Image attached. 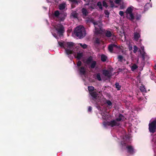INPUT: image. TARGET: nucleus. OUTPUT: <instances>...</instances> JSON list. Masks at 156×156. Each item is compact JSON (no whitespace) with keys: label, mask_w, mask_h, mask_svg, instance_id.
Returning a JSON list of instances; mask_svg holds the SVG:
<instances>
[{"label":"nucleus","mask_w":156,"mask_h":156,"mask_svg":"<svg viewBox=\"0 0 156 156\" xmlns=\"http://www.w3.org/2000/svg\"><path fill=\"white\" fill-rule=\"evenodd\" d=\"M74 32L76 36L80 39L83 37L86 34L85 29L82 26H79L76 27Z\"/></svg>","instance_id":"nucleus-1"},{"label":"nucleus","mask_w":156,"mask_h":156,"mask_svg":"<svg viewBox=\"0 0 156 156\" xmlns=\"http://www.w3.org/2000/svg\"><path fill=\"white\" fill-rule=\"evenodd\" d=\"M90 21L94 25L95 27V33L96 34H101L105 30L102 28V25L98 21H96L93 19L90 20Z\"/></svg>","instance_id":"nucleus-2"},{"label":"nucleus","mask_w":156,"mask_h":156,"mask_svg":"<svg viewBox=\"0 0 156 156\" xmlns=\"http://www.w3.org/2000/svg\"><path fill=\"white\" fill-rule=\"evenodd\" d=\"M74 46V43L72 42H66L65 43V49L67 55H69L73 54V50L69 49H73Z\"/></svg>","instance_id":"nucleus-3"},{"label":"nucleus","mask_w":156,"mask_h":156,"mask_svg":"<svg viewBox=\"0 0 156 156\" xmlns=\"http://www.w3.org/2000/svg\"><path fill=\"white\" fill-rule=\"evenodd\" d=\"M149 129L150 132L154 133L156 129V119L152 121L149 124Z\"/></svg>","instance_id":"nucleus-4"},{"label":"nucleus","mask_w":156,"mask_h":156,"mask_svg":"<svg viewBox=\"0 0 156 156\" xmlns=\"http://www.w3.org/2000/svg\"><path fill=\"white\" fill-rule=\"evenodd\" d=\"M56 30L57 31L58 34L60 35H62L65 32L64 27L61 24H58L56 28Z\"/></svg>","instance_id":"nucleus-5"},{"label":"nucleus","mask_w":156,"mask_h":156,"mask_svg":"<svg viewBox=\"0 0 156 156\" xmlns=\"http://www.w3.org/2000/svg\"><path fill=\"white\" fill-rule=\"evenodd\" d=\"M108 126H110L112 127H113L115 126H119L120 125V123L117 122L115 119L112 120L108 122Z\"/></svg>","instance_id":"nucleus-6"},{"label":"nucleus","mask_w":156,"mask_h":156,"mask_svg":"<svg viewBox=\"0 0 156 156\" xmlns=\"http://www.w3.org/2000/svg\"><path fill=\"white\" fill-rule=\"evenodd\" d=\"M127 153L130 154H133L135 153V150L131 145H128L126 147Z\"/></svg>","instance_id":"nucleus-7"},{"label":"nucleus","mask_w":156,"mask_h":156,"mask_svg":"<svg viewBox=\"0 0 156 156\" xmlns=\"http://www.w3.org/2000/svg\"><path fill=\"white\" fill-rule=\"evenodd\" d=\"M66 16V13L63 12L60 13V14L58 18L59 21H63Z\"/></svg>","instance_id":"nucleus-8"},{"label":"nucleus","mask_w":156,"mask_h":156,"mask_svg":"<svg viewBox=\"0 0 156 156\" xmlns=\"http://www.w3.org/2000/svg\"><path fill=\"white\" fill-rule=\"evenodd\" d=\"M103 74L108 78H110L111 76V73L110 71L108 70L103 69L102 71Z\"/></svg>","instance_id":"nucleus-9"},{"label":"nucleus","mask_w":156,"mask_h":156,"mask_svg":"<svg viewBox=\"0 0 156 156\" xmlns=\"http://www.w3.org/2000/svg\"><path fill=\"white\" fill-rule=\"evenodd\" d=\"M90 94L94 100L98 101V100H97L98 97H99L98 96V94L95 91L90 92Z\"/></svg>","instance_id":"nucleus-10"},{"label":"nucleus","mask_w":156,"mask_h":156,"mask_svg":"<svg viewBox=\"0 0 156 156\" xmlns=\"http://www.w3.org/2000/svg\"><path fill=\"white\" fill-rule=\"evenodd\" d=\"M72 12L70 14V17L74 19L77 18L78 13H77L76 11L72 10Z\"/></svg>","instance_id":"nucleus-11"},{"label":"nucleus","mask_w":156,"mask_h":156,"mask_svg":"<svg viewBox=\"0 0 156 156\" xmlns=\"http://www.w3.org/2000/svg\"><path fill=\"white\" fill-rule=\"evenodd\" d=\"M118 46L115 44H111L108 45V49L110 52H112L113 51L114 47L118 48Z\"/></svg>","instance_id":"nucleus-12"},{"label":"nucleus","mask_w":156,"mask_h":156,"mask_svg":"<svg viewBox=\"0 0 156 156\" xmlns=\"http://www.w3.org/2000/svg\"><path fill=\"white\" fill-rule=\"evenodd\" d=\"M124 118L125 117L123 115L120 114L118 118H116L115 119L117 122H119L121 121H123Z\"/></svg>","instance_id":"nucleus-13"},{"label":"nucleus","mask_w":156,"mask_h":156,"mask_svg":"<svg viewBox=\"0 0 156 156\" xmlns=\"http://www.w3.org/2000/svg\"><path fill=\"white\" fill-rule=\"evenodd\" d=\"M140 37V35L139 33L136 32L134 33V38L135 41H137Z\"/></svg>","instance_id":"nucleus-14"},{"label":"nucleus","mask_w":156,"mask_h":156,"mask_svg":"<svg viewBox=\"0 0 156 156\" xmlns=\"http://www.w3.org/2000/svg\"><path fill=\"white\" fill-rule=\"evenodd\" d=\"M140 54L142 55V59L143 60H144L145 58H148V56L146 55V53L144 51L141 52L140 50Z\"/></svg>","instance_id":"nucleus-15"},{"label":"nucleus","mask_w":156,"mask_h":156,"mask_svg":"<svg viewBox=\"0 0 156 156\" xmlns=\"http://www.w3.org/2000/svg\"><path fill=\"white\" fill-rule=\"evenodd\" d=\"M127 15V18L130 20L133 21L135 19V17L133 13L128 14Z\"/></svg>","instance_id":"nucleus-16"},{"label":"nucleus","mask_w":156,"mask_h":156,"mask_svg":"<svg viewBox=\"0 0 156 156\" xmlns=\"http://www.w3.org/2000/svg\"><path fill=\"white\" fill-rule=\"evenodd\" d=\"M133 7L132 6L128 7L126 10V12L127 15H128V14L132 13L133 11V9H132Z\"/></svg>","instance_id":"nucleus-17"},{"label":"nucleus","mask_w":156,"mask_h":156,"mask_svg":"<svg viewBox=\"0 0 156 156\" xmlns=\"http://www.w3.org/2000/svg\"><path fill=\"white\" fill-rule=\"evenodd\" d=\"M66 5V4L65 3L60 4L58 5V8L60 10H63L65 9Z\"/></svg>","instance_id":"nucleus-18"},{"label":"nucleus","mask_w":156,"mask_h":156,"mask_svg":"<svg viewBox=\"0 0 156 156\" xmlns=\"http://www.w3.org/2000/svg\"><path fill=\"white\" fill-rule=\"evenodd\" d=\"M79 70H80V74L81 75H84L85 74V70L84 67L82 66V67H80Z\"/></svg>","instance_id":"nucleus-19"},{"label":"nucleus","mask_w":156,"mask_h":156,"mask_svg":"<svg viewBox=\"0 0 156 156\" xmlns=\"http://www.w3.org/2000/svg\"><path fill=\"white\" fill-rule=\"evenodd\" d=\"M82 12L84 16H86L87 15L88 12L87 10L84 8H83L82 9Z\"/></svg>","instance_id":"nucleus-20"},{"label":"nucleus","mask_w":156,"mask_h":156,"mask_svg":"<svg viewBox=\"0 0 156 156\" xmlns=\"http://www.w3.org/2000/svg\"><path fill=\"white\" fill-rule=\"evenodd\" d=\"M101 115L104 119L106 120L108 118V115L105 112H103L101 113Z\"/></svg>","instance_id":"nucleus-21"},{"label":"nucleus","mask_w":156,"mask_h":156,"mask_svg":"<svg viewBox=\"0 0 156 156\" xmlns=\"http://www.w3.org/2000/svg\"><path fill=\"white\" fill-rule=\"evenodd\" d=\"M105 35L107 37H110L112 35V34L111 31L109 30H106L105 32Z\"/></svg>","instance_id":"nucleus-22"},{"label":"nucleus","mask_w":156,"mask_h":156,"mask_svg":"<svg viewBox=\"0 0 156 156\" xmlns=\"http://www.w3.org/2000/svg\"><path fill=\"white\" fill-rule=\"evenodd\" d=\"M140 91L142 92H146V90L145 87V86L142 84L140 87Z\"/></svg>","instance_id":"nucleus-23"},{"label":"nucleus","mask_w":156,"mask_h":156,"mask_svg":"<svg viewBox=\"0 0 156 156\" xmlns=\"http://www.w3.org/2000/svg\"><path fill=\"white\" fill-rule=\"evenodd\" d=\"M107 58V57L105 55L102 54L101 56V59L103 62H105Z\"/></svg>","instance_id":"nucleus-24"},{"label":"nucleus","mask_w":156,"mask_h":156,"mask_svg":"<svg viewBox=\"0 0 156 156\" xmlns=\"http://www.w3.org/2000/svg\"><path fill=\"white\" fill-rule=\"evenodd\" d=\"M93 60V57L92 56H90L87 59L86 61V63L87 64L90 63Z\"/></svg>","instance_id":"nucleus-25"},{"label":"nucleus","mask_w":156,"mask_h":156,"mask_svg":"<svg viewBox=\"0 0 156 156\" xmlns=\"http://www.w3.org/2000/svg\"><path fill=\"white\" fill-rule=\"evenodd\" d=\"M83 56V54L82 53H78L76 58L78 60H80L82 57Z\"/></svg>","instance_id":"nucleus-26"},{"label":"nucleus","mask_w":156,"mask_h":156,"mask_svg":"<svg viewBox=\"0 0 156 156\" xmlns=\"http://www.w3.org/2000/svg\"><path fill=\"white\" fill-rule=\"evenodd\" d=\"M115 87L117 89V90H120V88H121V86L119 85V83H118L116 82L115 84Z\"/></svg>","instance_id":"nucleus-27"},{"label":"nucleus","mask_w":156,"mask_h":156,"mask_svg":"<svg viewBox=\"0 0 156 156\" xmlns=\"http://www.w3.org/2000/svg\"><path fill=\"white\" fill-rule=\"evenodd\" d=\"M60 14V13L58 11L56 10L55 12L54 16L57 18H58Z\"/></svg>","instance_id":"nucleus-28"},{"label":"nucleus","mask_w":156,"mask_h":156,"mask_svg":"<svg viewBox=\"0 0 156 156\" xmlns=\"http://www.w3.org/2000/svg\"><path fill=\"white\" fill-rule=\"evenodd\" d=\"M88 89L89 92H94V87L92 86H90L88 87Z\"/></svg>","instance_id":"nucleus-29"},{"label":"nucleus","mask_w":156,"mask_h":156,"mask_svg":"<svg viewBox=\"0 0 156 156\" xmlns=\"http://www.w3.org/2000/svg\"><path fill=\"white\" fill-rule=\"evenodd\" d=\"M58 44L61 47L65 49V43L64 41L62 42L60 41H58Z\"/></svg>","instance_id":"nucleus-30"},{"label":"nucleus","mask_w":156,"mask_h":156,"mask_svg":"<svg viewBox=\"0 0 156 156\" xmlns=\"http://www.w3.org/2000/svg\"><path fill=\"white\" fill-rule=\"evenodd\" d=\"M96 65V62L95 61H93L90 65V67L92 69H94Z\"/></svg>","instance_id":"nucleus-31"},{"label":"nucleus","mask_w":156,"mask_h":156,"mask_svg":"<svg viewBox=\"0 0 156 156\" xmlns=\"http://www.w3.org/2000/svg\"><path fill=\"white\" fill-rule=\"evenodd\" d=\"M117 59L119 61L122 62L123 59V57L121 55H119L118 56Z\"/></svg>","instance_id":"nucleus-32"},{"label":"nucleus","mask_w":156,"mask_h":156,"mask_svg":"<svg viewBox=\"0 0 156 156\" xmlns=\"http://www.w3.org/2000/svg\"><path fill=\"white\" fill-rule=\"evenodd\" d=\"M138 68V66L136 64H133L131 67V69L132 71H134Z\"/></svg>","instance_id":"nucleus-33"},{"label":"nucleus","mask_w":156,"mask_h":156,"mask_svg":"<svg viewBox=\"0 0 156 156\" xmlns=\"http://www.w3.org/2000/svg\"><path fill=\"white\" fill-rule=\"evenodd\" d=\"M97 5L98 6L100 9L101 10L102 9V3L101 2H98L97 3Z\"/></svg>","instance_id":"nucleus-34"},{"label":"nucleus","mask_w":156,"mask_h":156,"mask_svg":"<svg viewBox=\"0 0 156 156\" xmlns=\"http://www.w3.org/2000/svg\"><path fill=\"white\" fill-rule=\"evenodd\" d=\"M96 77L97 79L99 80V81H101V80L100 74L99 73H98L96 75Z\"/></svg>","instance_id":"nucleus-35"},{"label":"nucleus","mask_w":156,"mask_h":156,"mask_svg":"<svg viewBox=\"0 0 156 156\" xmlns=\"http://www.w3.org/2000/svg\"><path fill=\"white\" fill-rule=\"evenodd\" d=\"M95 43L98 44H100V39L99 38H96L95 39Z\"/></svg>","instance_id":"nucleus-36"},{"label":"nucleus","mask_w":156,"mask_h":156,"mask_svg":"<svg viewBox=\"0 0 156 156\" xmlns=\"http://www.w3.org/2000/svg\"><path fill=\"white\" fill-rule=\"evenodd\" d=\"M105 14L107 16H106L107 17H108L110 13L108 10H105L104 11Z\"/></svg>","instance_id":"nucleus-37"},{"label":"nucleus","mask_w":156,"mask_h":156,"mask_svg":"<svg viewBox=\"0 0 156 156\" xmlns=\"http://www.w3.org/2000/svg\"><path fill=\"white\" fill-rule=\"evenodd\" d=\"M138 50V48L137 46L136 45H134L133 46V52L134 53H136L137 52Z\"/></svg>","instance_id":"nucleus-38"},{"label":"nucleus","mask_w":156,"mask_h":156,"mask_svg":"<svg viewBox=\"0 0 156 156\" xmlns=\"http://www.w3.org/2000/svg\"><path fill=\"white\" fill-rule=\"evenodd\" d=\"M106 103L108 104V106H111V107H112V104L111 101H110V100H107L106 101Z\"/></svg>","instance_id":"nucleus-39"},{"label":"nucleus","mask_w":156,"mask_h":156,"mask_svg":"<svg viewBox=\"0 0 156 156\" xmlns=\"http://www.w3.org/2000/svg\"><path fill=\"white\" fill-rule=\"evenodd\" d=\"M80 45L84 49H85L87 47V45L86 44H82L80 43Z\"/></svg>","instance_id":"nucleus-40"},{"label":"nucleus","mask_w":156,"mask_h":156,"mask_svg":"<svg viewBox=\"0 0 156 156\" xmlns=\"http://www.w3.org/2000/svg\"><path fill=\"white\" fill-rule=\"evenodd\" d=\"M103 6L107 8L108 7V5L106 2L105 1H103Z\"/></svg>","instance_id":"nucleus-41"},{"label":"nucleus","mask_w":156,"mask_h":156,"mask_svg":"<svg viewBox=\"0 0 156 156\" xmlns=\"http://www.w3.org/2000/svg\"><path fill=\"white\" fill-rule=\"evenodd\" d=\"M119 15L121 16H122L124 15V12L122 11H120L119 12Z\"/></svg>","instance_id":"nucleus-42"},{"label":"nucleus","mask_w":156,"mask_h":156,"mask_svg":"<svg viewBox=\"0 0 156 156\" xmlns=\"http://www.w3.org/2000/svg\"><path fill=\"white\" fill-rule=\"evenodd\" d=\"M82 64V62L81 61H79L77 63V66H81Z\"/></svg>","instance_id":"nucleus-43"},{"label":"nucleus","mask_w":156,"mask_h":156,"mask_svg":"<svg viewBox=\"0 0 156 156\" xmlns=\"http://www.w3.org/2000/svg\"><path fill=\"white\" fill-rule=\"evenodd\" d=\"M108 122H103V125L105 126H108Z\"/></svg>","instance_id":"nucleus-44"},{"label":"nucleus","mask_w":156,"mask_h":156,"mask_svg":"<svg viewBox=\"0 0 156 156\" xmlns=\"http://www.w3.org/2000/svg\"><path fill=\"white\" fill-rule=\"evenodd\" d=\"M122 0H115V2L117 4L121 2Z\"/></svg>","instance_id":"nucleus-45"},{"label":"nucleus","mask_w":156,"mask_h":156,"mask_svg":"<svg viewBox=\"0 0 156 156\" xmlns=\"http://www.w3.org/2000/svg\"><path fill=\"white\" fill-rule=\"evenodd\" d=\"M92 110V108L91 106H89L88 107V112H91Z\"/></svg>","instance_id":"nucleus-46"},{"label":"nucleus","mask_w":156,"mask_h":156,"mask_svg":"<svg viewBox=\"0 0 156 156\" xmlns=\"http://www.w3.org/2000/svg\"><path fill=\"white\" fill-rule=\"evenodd\" d=\"M140 17H141V16L139 15V16H137L136 17V20H139L140 19Z\"/></svg>","instance_id":"nucleus-47"},{"label":"nucleus","mask_w":156,"mask_h":156,"mask_svg":"<svg viewBox=\"0 0 156 156\" xmlns=\"http://www.w3.org/2000/svg\"><path fill=\"white\" fill-rule=\"evenodd\" d=\"M111 4V6L112 7H113L114 6V4L113 2L112 1H110Z\"/></svg>","instance_id":"nucleus-48"},{"label":"nucleus","mask_w":156,"mask_h":156,"mask_svg":"<svg viewBox=\"0 0 156 156\" xmlns=\"http://www.w3.org/2000/svg\"><path fill=\"white\" fill-rule=\"evenodd\" d=\"M140 49L142 50V52H143V51H144V47L143 46H142L140 47Z\"/></svg>","instance_id":"nucleus-49"},{"label":"nucleus","mask_w":156,"mask_h":156,"mask_svg":"<svg viewBox=\"0 0 156 156\" xmlns=\"http://www.w3.org/2000/svg\"><path fill=\"white\" fill-rule=\"evenodd\" d=\"M149 5V3H147V4H146L145 6H144V8H146V7L147 6V5Z\"/></svg>","instance_id":"nucleus-50"},{"label":"nucleus","mask_w":156,"mask_h":156,"mask_svg":"<svg viewBox=\"0 0 156 156\" xmlns=\"http://www.w3.org/2000/svg\"><path fill=\"white\" fill-rule=\"evenodd\" d=\"M91 3H90L89 2H88L87 3H86V5H90V4Z\"/></svg>","instance_id":"nucleus-51"},{"label":"nucleus","mask_w":156,"mask_h":156,"mask_svg":"<svg viewBox=\"0 0 156 156\" xmlns=\"http://www.w3.org/2000/svg\"><path fill=\"white\" fill-rule=\"evenodd\" d=\"M70 1H71L72 2H75V0H70Z\"/></svg>","instance_id":"nucleus-52"},{"label":"nucleus","mask_w":156,"mask_h":156,"mask_svg":"<svg viewBox=\"0 0 156 156\" xmlns=\"http://www.w3.org/2000/svg\"><path fill=\"white\" fill-rule=\"evenodd\" d=\"M85 1H86V0H84ZM90 1V0H87V2H88Z\"/></svg>","instance_id":"nucleus-53"},{"label":"nucleus","mask_w":156,"mask_h":156,"mask_svg":"<svg viewBox=\"0 0 156 156\" xmlns=\"http://www.w3.org/2000/svg\"><path fill=\"white\" fill-rule=\"evenodd\" d=\"M55 36V37H56H56H55V36Z\"/></svg>","instance_id":"nucleus-54"},{"label":"nucleus","mask_w":156,"mask_h":156,"mask_svg":"<svg viewBox=\"0 0 156 156\" xmlns=\"http://www.w3.org/2000/svg\"><path fill=\"white\" fill-rule=\"evenodd\" d=\"M155 67H156V65L155 66Z\"/></svg>","instance_id":"nucleus-55"}]
</instances>
